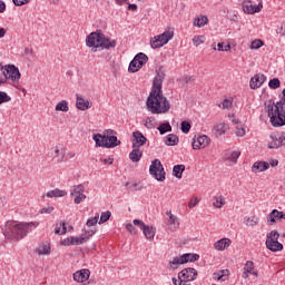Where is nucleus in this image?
I'll list each match as a JSON object with an SVG mask.
<instances>
[{"label":"nucleus","mask_w":285,"mask_h":285,"mask_svg":"<svg viewBox=\"0 0 285 285\" xmlns=\"http://www.w3.org/2000/svg\"><path fill=\"white\" fill-rule=\"evenodd\" d=\"M164 79H166V73L159 69L153 80V87L146 100V108L151 115H168L170 108H173L170 100L164 96V90L161 89Z\"/></svg>","instance_id":"obj_1"},{"label":"nucleus","mask_w":285,"mask_h":285,"mask_svg":"<svg viewBox=\"0 0 285 285\" xmlns=\"http://www.w3.org/2000/svg\"><path fill=\"white\" fill-rule=\"evenodd\" d=\"M86 45L91 49V52H97L98 50L117 48V40L106 37L101 30H97L87 36Z\"/></svg>","instance_id":"obj_2"},{"label":"nucleus","mask_w":285,"mask_h":285,"mask_svg":"<svg viewBox=\"0 0 285 285\" xmlns=\"http://www.w3.org/2000/svg\"><path fill=\"white\" fill-rule=\"evenodd\" d=\"M28 228H30V223L9 222L6 230L11 239H23L28 235Z\"/></svg>","instance_id":"obj_3"},{"label":"nucleus","mask_w":285,"mask_h":285,"mask_svg":"<svg viewBox=\"0 0 285 285\" xmlns=\"http://www.w3.org/2000/svg\"><path fill=\"white\" fill-rule=\"evenodd\" d=\"M265 246L272 253H279L284 250V245L279 243V232L272 230L266 236Z\"/></svg>","instance_id":"obj_4"},{"label":"nucleus","mask_w":285,"mask_h":285,"mask_svg":"<svg viewBox=\"0 0 285 285\" xmlns=\"http://www.w3.org/2000/svg\"><path fill=\"white\" fill-rule=\"evenodd\" d=\"M173 37H175V31L167 29L164 31V33L151 38L150 46L154 50L157 48H161V47L166 46V43H168V41H170V39H173Z\"/></svg>","instance_id":"obj_5"},{"label":"nucleus","mask_w":285,"mask_h":285,"mask_svg":"<svg viewBox=\"0 0 285 285\" xmlns=\"http://www.w3.org/2000/svg\"><path fill=\"white\" fill-rule=\"evenodd\" d=\"M149 173L157 181H164L166 179V171L164 170V165H161V160L155 159L151 161L149 167Z\"/></svg>","instance_id":"obj_6"},{"label":"nucleus","mask_w":285,"mask_h":285,"mask_svg":"<svg viewBox=\"0 0 285 285\" xmlns=\"http://www.w3.org/2000/svg\"><path fill=\"white\" fill-rule=\"evenodd\" d=\"M148 63V56L144 52H140L134 57L129 63V72H139L144 66Z\"/></svg>","instance_id":"obj_7"},{"label":"nucleus","mask_w":285,"mask_h":285,"mask_svg":"<svg viewBox=\"0 0 285 285\" xmlns=\"http://www.w3.org/2000/svg\"><path fill=\"white\" fill-rule=\"evenodd\" d=\"M134 226H137L144 234V236L146 237V239H155V235L157 233V229L153 226L146 225V223H144L140 219H134L132 220Z\"/></svg>","instance_id":"obj_8"},{"label":"nucleus","mask_w":285,"mask_h":285,"mask_svg":"<svg viewBox=\"0 0 285 285\" xmlns=\"http://www.w3.org/2000/svg\"><path fill=\"white\" fill-rule=\"evenodd\" d=\"M3 78L10 81H13V83H19L21 79V72L19 71V68L14 65H7V69L4 70Z\"/></svg>","instance_id":"obj_9"},{"label":"nucleus","mask_w":285,"mask_h":285,"mask_svg":"<svg viewBox=\"0 0 285 285\" xmlns=\"http://www.w3.org/2000/svg\"><path fill=\"white\" fill-rule=\"evenodd\" d=\"M51 157L55 164L66 163V147L62 145H57L51 148Z\"/></svg>","instance_id":"obj_10"},{"label":"nucleus","mask_w":285,"mask_h":285,"mask_svg":"<svg viewBox=\"0 0 285 285\" xmlns=\"http://www.w3.org/2000/svg\"><path fill=\"white\" fill-rule=\"evenodd\" d=\"M178 279L179 282H186V284H188V282H195V279H197V269L193 267L183 269L178 273Z\"/></svg>","instance_id":"obj_11"},{"label":"nucleus","mask_w":285,"mask_h":285,"mask_svg":"<svg viewBox=\"0 0 285 285\" xmlns=\"http://www.w3.org/2000/svg\"><path fill=\"white\" fill-rule=\"evenodd\" d=\"M86 187L83 185H75L71 190V197H75V204H81L86 199Z\"/></svg>","instance_id":"obj_12"},{"label":"nucleus","mask_w":285,"mask_h":285,"mask_svg":"<svg viewBox=\"0 0 285 285\" xmlns=\"http://www.w3.org/2000/svg\"><path fill=\"white\" fill-rule=\"evenodd\" d=\"M210 145V138L208 136L203 135L197 138H194L191 146L194 150H202V148H206V146Z\"/></svg>","instance_id":"obj_13"},{"label":"nucleus","mask_w":285,"mask_h":285,"mask_svg":"<svg viewBox=\"0 0 285 285\" xmlns=\"http://www.w3.org/2000/svg\"><path fill=\"white\" fill-rule=\"evenodd\" d=\"M262 8H264L262 2H259L258 6L253 4L250 0L243 3V11L245 14H255L256 12H262Z\"/></svg>","instance_id":"obj_14"},{"label":"nucleus","mask_w":285,"mask_h":285,"mask_svg":"<svg viewBox=\"0 0 285 285\" xmlns=\"http://www.w3.org/2000/svg\"><path fill=\"white\" fill-rule=\"evenodd\" d=\"M131 141L132 148L141 149V146H145V144L148 141V138H146L141 131H134Z\"/></svg>","instance_id":"obj_15"},{"label":"nucleus","mask_w":285,"mask_h":285,"mask_svg":"<svg viewBox=\"0 0 285 285\" xmlns=\"http://www.w3.org/2000/svg\"><path fill=\"white\" fill-rule=\"evenodd\" d=\"M284 219V212H279L277 209H273L268 215H267V223L269 226H275L277 222H282Z\"/></svg>","instance_id":"obj_16"},{"label":"nucleus","mask_w":285,"mask_h":285,"mask_svg":"<svg viewBox=\"0 0 285 285\" xmlns=\"http://www.w3.org/2000/svg\"><path fill=\"white\" fill-rule=\"evenodd\" d=\"M73 279L78 284H83V282H88V279H90V269L82 268L80 271H77L76 273H73Z\"/></svg>","instance_id":"obj_17"},{"label":"nucleus","mask_w":285,"mask_h":285,"mask_svg":"<svg viewBox=\"0 0 285 285\" xmlns=\"http://www.w3.org/2000/svg\"><path fill=\"white\" fill-rule=\"evenodd\" d=\"M76 108L78 110H89V108H92V105L90 104V100L86 99V97L77 94L76 95Z\"/></svg>","instance_id":"obj_18"},{"label":"nucleus","mask_w":285,"mask_h":285,"mask_svg":"<svg viewBox=\"0 0 285 285\" xmlns=\"http://www.w3.org/2000/svg\"><path fill=\"white\" fill-rule=\"evenodd\" d=\"M265 81H266V76L255 75L254 77H252V79L249 81V86H250L252 90H257V88H262V86L264 85Z\"/></svg>","instance_id":"obj_19"},{"label":"nucleus","mask_w":285,"mask_h":285,"mask_svg":"<svg viewBox=\"0 0 285 285\" xmlns=\"http://www.w3.org/2000/svg\"><path fill=\"white\" fill-rule=\"evenodd\" d=\"M94 235H95V230H90V232H87L83 236H79V237L71 236V246H80V244H83L85 242L90 239V237H92Z\"/></svg>","instance_id":"obj_20"},{"label":"nucleus","mask_w":285,"mask_h":285,"mask_svg":"<svg viewBox=\"0 0 285 285\" xmlns=\"http://www.w3.org/2000/svg\"><path fill=\"white\" fill-rule=\"evenodd\" d=\"M96 146L99 148H107L108 147V136L101 134H95L92 137Z\"/></svg>","instance_id":"obj_21"},{"label":"nucleus","mask_w":285,"mask_h":285,"mask_svg":"<svg viewBox=\"0 0 285 285\" xmlns=\"http://www.w3.org/2000/svg\"><path fill=\"white\" fill-rule=\"evenodd\" d=\"M230 244H233V240L230 238H220L214 244V248L216 250H226L227 248H230Z\"/></svg>","instance_id":"obj_22"},{"label":"nucleus","mask_w":285,"mask_h":285,"mask_svg":"<svg viewBox=\"0 0 285 285\" xmlns=\"http://www.w3.org/2000/svg\"><path fill=\"white\" fill-rule=\"evenodd\" d=\"M242 155L240 151H226L223 159L224 161H228L229 164H237V159Z\"/></svg>","instance_id":"obj_23"},{"label":"nucleus","mask_w":285,"mask_h":285,"mask_svg":"<svg viewBox=\"0 0 285 285\" xmlns=\"http://www.w3.org/2000/svg\"><path fill=\"white\" fill-rule=\"evenodd\" d=\"M141 157H144V151L137 147H132V150L129 154L130 161L138 164V161H141Z\"/></svg>","instance_id":"obj_24"},{"label":"nucleus","mask_w":285,"mask_h":285,"mask_svg":"<svg viewBox=\"0 0 285 285\" xmlns=\"http://www.w3.org/2000/svg\"><path fill=\"white\" fill-rule=\"evenodd\" d=\"M253 271H255V263H253L252 261H247L244 266V272H243L244 279H248L249 273L252 275H255V277H257V272H253Z\"/></svg>","instance_id":"obj_25"},{"label":"nucleus","mask_w":285,"mask_h":285,"mask_svg":"<svg viewBox=\"0 0 285 285\" xmlns=\"http://www.w3.org/2000/svg\"><path fill=\"white\" fill-rule=\"evenodd\" d=\"M268 168H271V165L267 161H256L253 164L252 171L264 173L265 170H268Z\"/></svg>","instance_id":"obj_26"},{"label":"nucleus","mask_w":285,"mask_h":285,"mask_svg":"<svg viewBox=\"0 0 285 285\" xmlns=\"http://www.w3.org/2000/svg\"><path fill=\"white\" fill-rule=\"evenodd\" d=\"M228 275H230L228 269H220L213 274V279L216 282H226V279H228Z\"/></svg>","instance_id":"obj_27"},{"label":"nucleus","mask_w":285,"mask_h":285,"mask_svg":"<svg viewBox=\"0 0 285 285\" xmlns=\"http://www.w3.org/2000/svg\"><path fill=\"white\" fill-rule=\"evenodd\" d=\"M229 129L230 127L228 126V124L224 122H220L214 127L216 137H222V135H226V132H228Z\"/></svg>","instance_id":"obj_28"},{"label":"nucleus","mask_w":285,"mask_h":285,"mask_svg":"<svg viewBox=\"0 0 285 285\" xmlns=\"http://www.w3.org/2000/svg\"><path fill=\"white\" fill-rule=\"evenodd\" d=\"M208 24V17L206 16H198L194 19V26L196 28H204V26Z\"/></svg>","instance_id":"obj_29"},{"label":"nucleus","mask_w":285,"mask_h":285,"mask_svg":"<svg viewBox=\"0 0 285 285\" xmlns=\"http://www.w3.org/2000/svg\"><path fill=\"white\" fill-rule=\"evenodd\" d=\"M66 195H68V193L66 190L59 189V188L49 190L47 193V197H49L50 199H52V197H66Z\"/></svg>","instance_id":"obj_30"},{"label":"nucleus","mask_w":285,"mask_h":285,"mask_svg":"<svg viewBox=\"0 0 285 285\" xmlns=\"http://www.w3.org/2000/svg\"><path fill=\"white\" fill-rule=\"evenodd\" d=\"M183 264H188V262H197L199 259V255L197 254H184L180 256Z\"/></svg>","instance_id":"obj_31"},{"label":"nucleus","mask_w":285,"mask_h":285,"mask_svg":"<svg viewBox=\"0 0 285 285\" xmlns=\"http://www.w3.org/2000/svg\"><path fill=\"white\" fill-rule=\"evenodd\" d=\"M121 146V140L117 139V136H107V148H115Z\"/></svg>","instance_id":"obj_32"},{"label":"nucleus","mask_w":285,"mask_h":285,"mask_svg":"<svg viewBox=\"0 0 285 285\" xmlns=\"http://www.w3.org/2000/svg\"><path fill=\"white\" fill-rule=\"evenodd\" d=\"M165 144L166 146H177V144H179V137H177V135L169 134L165 138Z\"/></svg>","instance_id":"obj_33"},{"label":"nucleus","mask_w":285,"mask_h":285,"mask_svg":"<svg viewBox=\"0 0 285 285\" xmlns=\"http://www.w3.org/2000/svg\"><path fill=\"white\" fill-rule=\"evenodd\" d=\"M184 170H186V165H175L173 168L174 176L176 179H181V175H184Z\"/></svg>","instance_id":"obj_34"},{"label":"nucleus","mask_w":285,"mask_h":285,"mask_svg":"<svg viewBox=\"0 0 285 285\" xmlns=\"http://www.w3.org/2000/svg\"><path fill=\"white\" fill-rule=\"evenodd\" d=\"M36 253L38 255H50V244H41L37 247Z\"/></svg>","instance_id":"obj_35"},{"label":"nucleus","mask_w":285,"mask_h":285,"mask_svg":"<svg viewBox=\"0 0 285 285\" xmlns=\"http://www.w3.org/2000/svg\"><path fill=\"white\" fill-rule=\"evenodd\" d=\"M259 224V217L257 216H249L245 219V226H249L250 228H254V226H257Z\"/></svg>","instance_id":"obj_36"},{"label":"nucleus","mask_w":285,"mask_h":285,"mask_svg":"<svg viewBox=\"0 0 285 285\" xmlns=\"http://www.w3.org/2000/svg\"><path fill=\"white\" fill-rule=\"evenodd\" d=\"M70 108L68 107V102L66 100H61L56 105V112H68Z\"/></svg>","instance_id":"obj_37"},{"label":"nucleus","mask_w":285,"mask_h":285,"mask_svg":"<svg viewBox=\"0 0 285 285\" xmlns=\"http://www.w3.org/2000/svg\"><path fill=\"white\" fill-rule=\"evenodd\" d=\"M158 131L160 135H166V132H173V127L170 126V122H163L158 127Z\"/></svg>","instance_id":"obj_38"},{"label":"nucleus","mask_w":285,"mask_h":285,"mask_svg":"<svg viewBox=\"0 0 285 285\" xmlns=\"http://www.w3.org/2000/svg\"><path fill=\"white\" fill-rule=\"evenodd\" d=\"M225 204H226V199L224 198V196L218 195L214 197L213 206L215 208H222V206H224Z\"/></svg>","instance_id":"obj_39"},{"label":"nucleus","mask_w":285,"mask_h":285,"mask_svg":"<svg viewBox=\"0 0 285 285\" xmlns=\"http://www.w3.org/2000/svg\"><path fill=\"white\" fill-rule=\"evenodd\" d=\"M181 264H184L181 262V257H175L173 261L169 262V267L171 268V271H177V268H179Z\"/></svg>","instance_id":"obj_40"},{"label":"nucleus","mask_w":285,"mask_h":285,"mask_svg":"<svg viewBox=\"0 0 285 285\" xmlns=\"http://www.w3.org/2000/svg\"><path fill=\"white\" fill-rule=\"evenodd\" d=\"M264 46V40L256 39L250 42L249 50H259Z\"/></svg>","instance_id":"obj_41"},{"label":"nucleus","mask_w":285,"mask_h":285,"mask_svg":"<svg viewBox=\"0 0 285 285\" xmlns=\"http://www.w3.org/2000/svg\"><path fill=\"white\" fill-rule=\"evenodd\" d=\"M190 128H193V126L190 125V122L184 120L180 124V130L181 132H184L185 135H188L190 132Z\"/></svg>","instance_id":"obj_42"},{"label":"nucleus","mask_w":285,"mask_h":285,"mask_svg":"<svg viewBox=\"0 0 285 285\" xmlns=\"http://www.w3.org/2000/svg\"><path fill=\"white\" fill-rule=\"evenodd\" d=\"M223 110H230L233 108V100L226 98L223 100V104L218 105Z\"/></svg>","instance_id":"obj_43"},{"label":"nucleus","mask_w":285,"mask_h":285,"mask_svg":"<svg viewBox=\"0 0 285 285\" xmlns=\"http://www.w3.org/2000/svg\"><path fill=\"white\" fill-rule=\"evenodd\" d=\"M268 86L269 88H272V90H277V88L282 86V82L279 81V78H273L272 80H269Z\"/></svg>","instance_id":"obj_44"},{"label":"nucleus","mask_w":285,"mask_h":285,"mask_svg":"<svg viewBox=\"0 0 285 285\" xmlns=\"http://www.w3.org/2000/svg\"><path fill=\"white\" fill-rule=\"evenodd\" d=\"M111 215H112V213H110V212H102L98 224H106V222H108V219H110Z\"/></svg>","instance_id":"obj_45"},{"label":"nucleus","mask_w":285,"mask_h":285,"mask_svg":"<svg viewBox=\"0 0 285 285\" xmlns=\"http://www.w3.org/2000/svg\"><path fill=\"white\" fill-rule=\"evenodd\" d=\"M204 41H206V37H204V36H195L193 38V43H194V46H196V48L198 46H202V43H204Z\"/></svg>","instance_id":"obj_46"},{"label":"nucleus","mask_w":285,"mask_h":285,"mask_svg":"<svg viewBox=\"0 0 285 285\" xmlns=\"http://www.w3.org/2000/svg\"><path fill=\"white\" fill-rule=\"evenodd\" d=\"M217 50H218V52H229L230 43L224 46V42H218L217 43Z\"/></svg>","instance_id":"obj_47"},{"label":"nucleus","mask_w":285,"mask_h":285,"mask_svg":"<svg viewBox=\"0 0 285 285\" xmlns=\"http://www.w3.org/2000/svg\"><path fill=\"white\" fill-rule=\"evenodd\" d=\"M155 121H156L155 117L146 118V120H145L146 128H148V129L155 128Z\"/></svg>","instance_id":"obj_48"},{"label":"nucleus","mask_w":285,"mask_h":285,"mask_svg":"<svg viewBox=\"0 0 285 285\" xmlns=\"http://www.w3.org/2000/svg\"><path fill=\"white\" fill-rule=\"evenodd\" d=\"M169 225L175 226V228H179V218L175 215H170Z\"/></svg>","instance_id":"obj_49"},{"label":"nucleus","mask_w":285,"mask_h":285,"mask_svg":"<svg viewBox=\"0 0 285 285\" xmlns=\"http://www.w3.org/2000/svg\"><path fill=\"white\" fill-rule=\"evenodd\" d=\"M12 98L8 96L4 91H0V106L1 104H8V101H11Z\"/></svg>","instance_id":"obj_50"},{"label":"nucleus","mask_w":285,"mask_h":285,"mask_svg":"<svg viewBox=\"0 0 285 285\" xmlns=\"http://www.w3.org/2000/svg\"><path fill=\"white\" fill-rule=\"evenodd\" d=\"M198 204H199V198H197V196H194V197H191V199L188 203V208L193 209Z\"/></svg>","instance_id":"obj_51"},{"label":"nucleus","mask_w":285,"mask_h":285,"mask_svg":"<svg viewBox=\"0 0 285 285\" xmlns=\"http://www.w3.org/2000/svg\"><path fill=\"white\" fill-rule=\"evenodd\" d=\"M237 137H245L246 136V129L244 127H236V131H235Z\"/></svg>","instance_id":"obj_52"},{"label":"nucleus","mask_w":285,"mask_h":285,"mask_svg":"<svg viewBox=\"0 0 285 285\" xmlns=\"http://www.w3.org/2000/svg\"><path fill=\"white\" fill-rule=\"evenodd\" d=\"M97 222H99V214H96L94 218L87 220V226H96Z\"/></svg>","instance_id":"obj_53"},{"label":"nucleus","mask_w":285,"mask_h":285,"mask_svg":"<svg viewBox=\"0 0 285 285\" xmlns=\"http://www.w3.org/2000/svg\"><path fill=\"white\" fill-rule=\"evenodd\" d=\"M126 228L128 233H130V235H137V228H135V225H132L131 223H128L126 225Z\"/></svg>","instance_id":"obj_54"},{"label":"nucleus","mask_w":285,"mask_h":285,"mask_svg":"<svg viewBox=\"0 0 285 285\" xmlns=\"http://www.w3.org/2000/svg\"><path fill=\"white\" fill-rule=\"evenodd\" d=\"M52 210H55V207L48 206V207H43L42 209H40L39 213L41 215H43V213H46L47 215H50V213H52Z\"/></svg>","instance_id":"obj_55"},{"label":"nucleus","mask_w":285,"mask_h":285,"mask_svg":"<svg viewBox=\"0 0 285 285\" xmlns=\"http://www.w3.org/2000/svg\"><path fill=\"white\" fill-rule=\"evenodd\" d=\"M60 244L61 246H72V237L65 238Z\"/></svg>","instance_id":"obj_56"},{"label":"nucleus","mask_w":285,"mask_h":285,"mask_svg":"<svg viewBox=\"0 0 285 285\" xmlns=\"http://www.w3.org/2000/svg\"><path fill=\"white\" fill-rule=\"evenodd\" d=\"M14 6H26L30 3V0H12Z\"/></svg>","instance_id":"obj_57"},{"label":"nucleus","mask_w":285,"mask_h":285,"mask_svg":"<svg viewBox=\"0 0 285 285\" xmlns=\"http://www.w3.org/2000/svg\"><path fill=\"white\" fill-rule=\"evenodd\" d=\"M61 223H59V224H56V228H55V234L56 235H61Z\"/></svg>","instance_id":"obj_58"},{"label":"nucleus","mask_w":285,"mask_h":285,"mask_svg":"<svg viewBox=\"0 0 285 285\" xmlns=\"http://www.w3.org/2000/svg\"><path fill=\"white\" fill-rule=\"evenodd\" d=\"M2 12H6V2L0 0V14H2Z\"/></svg>","instance_id":"obj_59"},{"label":"nucleus","mask_w":285,"mask_h":285,"mask_svg":"<svg viewBox=\"0 0 285 285\" xmlns=\"http://www.w3.org/2000/svg\"><path fill=\"white\" fill-rule=\"evenodd\" d=\"M61 235H66L68 233V227H66V223H61Z\"/></svg>","instance_id":"obj_60"},{"label":"nucleus","mask_w":285,"mask_h":285,"mask_svg":"<svg viewBox=\"0 0 285 285\" xmlns=\"http://www.w3.org/2000/svg\"><path fill=\"white\" fill-rule=\"evenodd\" d=\"M112 161H114V159L112 158H106V159H102V164H105V166L106 165H112Z\"/></svg>","instance_id":"obj_61"},{"label":"nucleus","mask_w":285,"mask_h":285,"mask_svg":"<svg viewBox=\"0 0 285 285\" xmlns=\"http://www.w3.org/2000/svg\"><path fill=\"white\" fill-rule=\"evenodd\" d=\"M6 83H8V80L3 77L0 76V88L1 86H6Z\"/></svg>","instance_id":"obj_62"},{"label":"nucleus","mask_w":285,"mask_h":285,"mask_svg":"<svg viewBox=\"0 0 285 285\" xmlns=\"http://www.w3.org/2000/svg\"><path fill=\"white\" fill-rule=\"evenodd\" d=\"M117 6H124L126 3H128V0H115Z\"/></svg>","instance_id":"obj_63"},{"label":"nucleus","mask_w":285,"mask_h":285,"mask_svg":"<svg viewBox=\"0 0 285 285\" xmlns=\"http://www.w3.org/2000/svg\"><path fill=\"white\" fill-rule=\"evenodd\" d=\"M279 161L278 160H271L269 161V166H272L273 168H275V166H278Z\"/></svg>","instance_id":"obj_64"}]
</instances>
